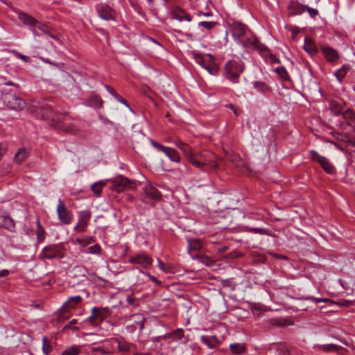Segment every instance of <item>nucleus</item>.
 <instances>
[{
  "label": "nucleus",
  "instance_id": "6e6d98bb",
  "mask_svg": "<svg viewBox=\"0 0 355 355\" xmlns=\"http://www.w3.org/2000/svg\"><path fill=\"white\" fill-rule=\"evenodd\" d=\"M306 299L315 303H318L324 301V299L323 298H315L313 297H307Z\"/></svg>",
  "mask_w": 355,
  "mask_h": 355
},
{
  "label": "nucleus",
  "instance_id": "4468645a",
  "mask_svg": "<svg viewBox=\"0 0 355 355\" xmlns=\"http://www.w3.org/2000/svg\"><path fill=\"white\" fill-rule=\"evenodd\" d=\"M62 114L64 115V117H60L59 123L58 124L55 123V124L53 125L58 128L59 129L62 130V131H64L67 133H70V134L75 133L76 131L75 126L73 125H72L71 123H68L67 122V119H68L67 114V113H62Z\"/></svg>",
  "mask_w": 355,
  "mask_h": 355
},
{
  "label": "nucleus",
  "instance_id": "a211bd4d",
  "mask_svg": "<svg viewBox=\"0 0 355 355\" xmlns=\"http://www.w3.org/2000/svg\"><path fill=\"white\" fill-rule=\"evenodd\" d=\"M82 301V297L80 295H76L70 297L67 301H66L63 305L62 309L64 311H69L74 309L78 304Z\"/></svg>",
  "mask_w": 355,
  "mask_h": 355
},
{
  "label": "nucleus",
  "instance_id": "774afa93",
  "mask_svg": "<svg viewBox=\"0 0 355 355\" xmlns=\"http://www.w3.org/2000/svg\"><path fill=\"white\" fill-rule=\"evenodd\" d=\"M134 355H151V354L149 353L135 352V353H134Z\"/></svg>",
  "mask_w": 355,
  "mask_h": 355
},
{
  "label": "nucleus",
  "instance_id": "49530a36",
  "mask_svg": "<svg viewBox=\"0 0 355 355\" xmlns=\"http://www.w3.org/2000/svg\"><path fill=\"white\" fill-rule=\"evenodd\" d=\"M101 248L100 245L98 244L90 246L87 249V252L89 254H99L101 253Z\"/></svg>",
  "mask_w": 355,
  "mask_h": 355
},
{
  "label": "nucleus",
  "instance_id": "864d4df0",
  "mask_svg": "<svg viewBox=\"0 0 355 355\" xmlns=\"http://www.w3.org/2000/svg\"><path fill=\"white\" fill-rule=\"evenodd\" d=\"M44 230L43 229L40 228V226L39 225V230L37 232V239L40 241H42L44 239Z\"/></svg>",
  "mask_w": 355,
  "mask_h": 355
},
{
  "label": "nucleus",
  "instance_id": "c85d7f7f",
  "mask_svg": "<svg viewBox=\"0 0 355 355\" xmlns=\"http://www.w3.org/2000/svg\"><path fill=\"white\" fill-rule=\"evenodd\" d=\"M117 343V349L121 352H130L133 345L126 342L123 339H116Z\"/></svg>",
  "mask_w": 355,
  "mask_h": 355
},
{
  "label": "nucleus",
  "instance_id": "680f3d73",
  "mask_svg": "<svg viewBox=\"0 0 355 355\" xmlns=\"http://www.w3.org/2000/svg\"><path fill=\"white\" fill-rule=\"evenodd\" d=\"M9 274V271L8 270H0V277H3L7 276Z\"/></svg>",
  "mask_w": 355,
  "mask_h": 355
},
{
  "label": "nucleus",
  "instance_id": "603ef678",
  "mask_svg": "<svg viewBox=\"0 0 355 355\" xmlns=\"http://www.w3.org/2000/svg\"><path fill=\"white\" fill-rule=\"evenodd\" d=\"M114 98H115L117 101H119V102H120V103H123V105H125L126 107H129V104H128V101H125V99H123V98H122L119 94H115Z\"/></svg>",
  "mask_w": 355,
  "mask_h": 355
},
{
  "label": "nucleus",
  "instance_id": "f8f14e48",
  "mask_svg": "<svg viewBox=\"0 0 355 355\" xmlns=\"http://www.w3.org/2000/svg\"><path fill=\"white\" fill-rule=\"evenodd\" d=\"M96 10L101 19L107 21L114 19V11L108 5L100 3L96 6Z\"/></svg>",
  "mask_w": 355,
  "mask_h": 355
},
{
  "label": "nucleus",
  "instance_id": "393cba45",
  "mask_svg": "<svg viewBox=\"0 0 355 355\" xmlns=\"http://www.w3.org/2000/svg\"><path fill=\"white\" fill-rule=\"evenodd\" d=\"M313 348L315 350H322L324 352H337L340 347L334 344H327V345H319L316 344L313 346Z\"/></svg>",
  "mask_w": 355,
  "mask_h": 355
},
{
  "label": "nucleus",
  "instance_id": "bb28decb",
  "mask_svg": "<svg viewBox=\"0 0 355 355\" xmlns=\"http://www.w3.org/2000/svg\"><path fill=\"white\" fill-rule=\"evenodd\" d=\"M95 239L93 236H85L83 237L77 238L74 241V244H78L82 248L87 247V245L94 243Z\"/></svg>",
  "mask_w": 355,
  "mask_h": 355
},
{
  "label": "nucleus",
  "instance_id": "6e6552de",
  "mask_svg": "<svg viewBox=\"0 0 355 355\" xmlns=\"http://www.w3.org/2000/svg\"><path fill=\"white\" fill-rule=\"evenodd\" d=\"M128 262L132 264L140 265L143 268L147 269L153 264V259L145 252H140L128 259Z\"/></svg>",
  "mask_w": 355,
  "mask_h": 355
},
{
  "label": "nucleus",
  "instance_id": "13d9d810",
  "mask_svg": "<svg viewBox=\"0 0 355 355\" xmlns=\"http://www.w3.org/2000/svg\"><path fill=\"white\" fill-rule=\"evenodd\" d=\"M157 261H158V267H159V268L160 270H162V271L166 270L164 263L159 259H157Z\"/></svg>",
  "mask_w": 355,
  "mask_h": 355
},
{
  "label": "nucleus",
  "instance_id": "ddd939ff",
  "mask_svg": "<svg viewBox=\"0 0 355 355\" xmlns=\"http://www.w3.org/2000/svg\"><path fill=\"white\" fill-rule=\"evenodd\" d=\"M112 185L111 189L116 192H121L125 187H129L131 181L123 176H119L114 180H112Z\"/></svg>",
  "mask_w": 355,
  "mask_h": 355
},
{
  "label": "nucleus",
  "instance_id": "e433bc0d",
  "mask_svg": "<svg viewBox=\"0 0 355 355\" xmlns=\"http://www.w3.org/2000/svg\"><path fill=\"white\" fill-rule=\"evenodd\" d=\"M304 50L310 54H313L316 52V48L311 40L306 39L304 45Z\"/></svg>",
  "mask_w": 355,
  "mask_h": 355
},
{
  "label": "nucleus",
  "instance_id": "a18cd8bd",
  "mask_svg": "<svg viewBox=\"0 0 355 355\" xmlns=\"http://www.w3.org/2000/svg\"><path fill=\"white\" fill-rule=\"evenodd\" d=\"M275 71L284 79L288 78V73L284 67H278L276 68Z\"/></svg>",
  "mask_w": 355,
  "mask_h": 355
},
{
  "label": "nucleus",
  "instance_id": "c03bdc74",
  "mask_svg": "<svg viewBox=\"0 0 355 355\" xmlns=\"http://www.w3.org/2000/svg\"><path fill=\"white\" fill-rule=\"evenodd\" d=\"M216 24L217 23L214 22V21H203L199 22L198 26L204 27L207 30H211V29H213L216 26Z\"/></svg>",
  "mask_w": 355,
  "mask_h": 355
},
{
  "label": "nucleus",
  "instance_id": "a19ab883",
  "mask_svg": "<svg viewBox=\"0 0 355 355\" xmlns=\"http://www.w3.org/2000/svg\"><path fill=\"white\" fill-rule=\"evenodd\" d=\"M171 335H172V340H180L184 336V330L181 328L177 329L172 332H171Z\"/></svg>",
  "mask_w": 355,
  "mask_h": 355
},
{
  "label": "nucleus",
  "instance_id": "ea45409f",
  "mask_svg": "<svg viewBox=\"0 0 355 355\" xmlns=\"http://www.w3.org/2000/svg\"><path fill=\"white\" fill-rule=\"evenodd\" d=\"M35 28H37L39 30L42 31L44 33L49 35L54 40H58V37L55 35H51V34L49 33V27L48 26H46L45 24H42V23L38 21V24Z\"/></svg>",
  "mask_w": 355,
  "mask_h": 355
},
{
  "label": "nucleus",
  "instance_id": "f704fd0d",
  "mask_svg": "<svg viewBox=\"0 0 355 355\" xmlns=\"http://www.w3.org/2000/svg\"><path fill=\"white\" fill-rule=\"evenodd\" d=\"M230 348L232 353L237 354L243 353L245 349L243 345L240 344V343L231 344L230 345Z\"/></svg>",
  "mask_w": 355,
  "mask_h": 355
},
{
  "label": "nucleus",
  "instance_id": "3c124183",
  "mask_svg": "<svg viewBox=\"0 0 355 355\" xmlns=\"http://www.w3.org/2000/svg\"><path fill=\"white\" fill-rule=\"evenodd\" d=\"M306 9L307 10L310 17L311 18H314L315 16L318 15V11L317 9L309 8L306 6Z\"/></svg>",
  "mask_w": 355,
  "mask_h": 355
},
{
  "label": "nucleus",
  "instance_id": "4c0bfd02",
  "mask_svg": "<svg viewBox=\"0 0 355 355\" xmlns=\"http://www.w3.org/2000/svg\"><path fill=\"white\" fill-rule=\"evenodd\" d=\"M96 311V306L93 307L91 310L92 315L85 320L86 322H89L92 325L94 326H96L98 324V322L95 315Z\"/></svg>",
  "mask_w": 355,
  "mask_h": 355
},
{
  "label": "nucleus",
  "instance_id": "a878e982",
  "mask_svg": "<svg viewBox=\"0 0 355 355\" xmlns=\"http://www.w3.org/2000/svg\"><path fill=\"white\" fill-rule=\"evenodd\" d=\"M145 195L150 200H157L160 198L159 192L158 190L152 187H146L145 189Z\"/></svg>",
  "mask_w": 355,
  "mask_h": 355
},
{
  "label": "nucleus",
  "instance_id": "58836bf2",
  "mask_svg": "<svg viewBox=\"0 0 355 355\" xmlns=\"http://www.w3.org/2000/svg\"><path fill=\"white\" fill-rule=\"evenodd\" d=\"M189 251H196L201 248V243L197 240H188Z\"/></svg>",
  "mask_w": 355,
  "mask_h": 355
},
{
  "label": "nucleus",
  "instance_id": "09e8293b",
  "mask_svg": "<svg viewBox=\"0 0 355 355\" xmlns=\"http://www.w3.org/2000/svg\"><path fill=\"white\" fill-rule=\"evenodd\" d=\"M249 232L254 233V234H267V231L265 229L263 228H257V227H251L249 229Z\"/></svg>",
  "mask_w": 355,
  "mask_h": 355
},
{
  "label": "nucleus",
  "instance_id": "bf43d9fd",
  "mask_svg": "<svg viewBox=\"0 0 355 355\" xmlns=\"http://www.w3.org/2000/svg\"><path fill=\"white\" fill-rule=\"evenodd\" d=\"M18 57L21 58L22 60H24L25 62H28L30 61V58L26 55L18 53Z\"/></svg>",
  "mask_w": 355,
  "mask_h": 355
},
{
  "label": "nucleus",
  "instance_id": "9b49d317",
  "mask_svg": "<svg viewBox=\"0 0 355 355\" xmlns=\"http://www.w3.org/2000/svg\"><path fill=\"white\" fill-rule=\"evenodd\" d=\"M91 218V212L88 210L80 211L78 213V221L74 227V230L83 232L88 224V221Z\"/></svg>",
  "mask_w": 355,
  "mask_h": 355
},
{
  "label": "nucleus",
  "instance_id": "5701e85b",
  "mask_svg": "<svg viewBox=\"0 0 355 355\" xmlns=\"http://www.w3.org/2000/svg\"><path fill=\"white\" fill-rule=\"evenodd\" d=\"M320 159H321L319 164L323 170L328 174H334L335 173L336 168L333 164L329 161V159L325 157Z\"/></svg>",
  "mask_w": 355,
  "mask_h": 355
},
{
  "label": "nucleus",
  "instance_id": "79ce46f5",
  "mask_svg": "<svg viewBox=\"0 0 355 355\" xmlns=\"http://www.w3.org/2000/svg\"><path fill=\"white\" fill-rule=\"evenodd\" d=\"M80 353L79 347L77 346H72L62 352V355H78Z\"/></svg>",
  "mask_w": 355,
  "mask_h": 355
},
{
  "label": "nucleus",
  "instance_id": "9d476101",
  "mask_svg": "<svg viewBox=\"0 0 355 355\" xmlns=\"http://www.w3.org/2000/svg\"><path fill=\"white\" fill-rule=\"evenodd\" d=\"M248 31V27L241 22L234 21L230 25V34L239 42L245 36Z\"/></svg>",
  "mask_w": 355,
  "mask_h": 355
},
{
  "label": "nucleus",
  "instance_id": "f3484780",
  "mask_svg": "<svg viewBox=\"0 0 355 355\" xmlns=\"http://www.w3.org/2000/svg\"><path fill=\"white\" fill-rule=\"evenodd\" d=\"M200 340L210 349H214L220 344V342L216 336H202Z\"/></svg>",
  "mask_w": 355,
  "mask_h": 355
},
{
  "label": "nucleus",
  "instance_id": "0eeeda50",
  "mask_svg": "<svg viewBox=\"0 0 355 355\" xmlns=\"http://www.w3.org/2000/svg\"><path fill=\"white\" fill-rule=\"evenodd\" d=\"M243 47L250 49L263 51L266 47L260 43L259 40L250 31L239 42Z\"/></svg>",
  "mask_w": 355,
  "mask_h": 355
},
{
  "label": "nucleus",
  "instance_id": "b1692460",
  "mask_svg": "<svg viewBox=\"0 0 355 355\" xmlns=\"http://www.w3.org/2000/svg\"><path fill=\"white\" fill-rule=\"evenodd\" d=\"M163 153L168 157V159L175 162H180V156L178 151L171 147H166L165 148Z\"/></svg>",
  "mask_w": 355,
  "mask_h": 355
},
{
  "label": "nucleus",
  "instance_id": "052dcab7",
  "mask_svg": "<svg viewBox=\"0 0 355 355\" xmlns=\"http://www.w3.org/2000/svg\"><path fill=\"white\" fill-rule=\"evenodd\" d=\"M141 92L143 94H144V95H146V96H150V89H148V88H144V89L141 91Z\"/></svg>",
  "mask_w": 355,
  "mask_h": 355
},
{
  "label": "nucleus",
  "instance_id": "69168bd1",
  "mask_svg": "<svg viewBox=\"0 0 355 355\" xmlns=\"http://www.w3.org/2000/svg\"><path fill=\"white\" fill-rule=\"evenodd\" d=\"M172 335H171V333H168V334H166L164 336V339H171L172 340Z\"/></svg>",
  "mask_w": 355,
  "mask_h": 355
},
{
  "label": "nucleus",
  "instance_id": "0e129e2a",
  "mask_svg": "<svg viewBox=\"0 0 355 355\" xmlns=\"http://www.w3.org/2000/svg\"><path fill=\"white\" fill-rule=\"evenodd\" d=\"M256 85H260V88L261 89H263V88L266 87V85L263 83H261V82L256 83Z\"/></svg>",
  "mask_w": 355,
  "mask_h": 355
},
{
  "label": "nucleus",
  "instance_id": "6ab92c4d",
  "mask_svg": "<svg viewBox=\"0 0 355 355\" xmlns=\"http://www.w3.org/2000/svg\"><path fill=\"white\" fill-rule=\"evenodd\" d=\"M18 18L25 25L29 26L31 28H35L38 24L37 20L24 12H19Z\"/></svg>",
  "mask_w": 355,
  "mask_h": 355
},
{
  "label": "nucleus",
  "instance_id": "4be33fe9",
  "mask_svg": "<svg viewBox=\"0 0 355 355\" xmlns=\"http://www.w3.org/2000/svg\"><path fill=\"white\" fill-rule=\"evenodd\" d=\"M171 15L173 19L178 20L179 21H182L184 19L187 21H191L192 20L191 17L181 8L175 10Z\"/></svg>",
  "mask_w": 355,
  "mask_h": 355
},
{
  "label": "nucleus",
  "instance_id": "f257e3e1",
  "mask_svg": "<svg viewBox=\"0 0 355 355\" xmlns=\"http://www.w3.org/2000/svg\"><path fill=\"white\" fill-rule=\"evenodd\" d=\"M195 62L204 68L210 75L216 76L218 73V67L214 62V57L209 54L202 55L193 53Z\"/></svg>",
  "mask_w": 355,
  "mask_h": 355
},
{
  "label": "nucleus",
  "instance_id": "473e14b6",
  "mask_svg": "<svg viewBox=\"0 0 355 355\" xmlns=\"http://www.w3.org/2000/svg\"><path fill=\"white\" fill-rule=\"evenodd\" d=\"M350 69V66L349 64L343 65L340 69L337 70L335 73V76L337 78L338 80L341 83L347 71Z\"/></svg>",
  "mask_w": 355,
  "mask_h": 355
},
{
  "label": "nucleus",
  "instance_id": "338daca9",
  "mask_svg": "<svg viewBox=\"0 0 355 355\" xmlns=\"http://www.w3.org/2000/svg\"><path fill=\"white\" fill-rule=\"evenodd\" d=\"M92 352H96V351H99V352H103V349H101V347H93L92 348Z\"/></svg>",
  "mask_w": 355,
  "mask_h": 355
},
{
  "label": "nucleus",
  "instance_id": "4d7b16f0",
  "mask_svg": "<svg viewBox=\"0 0 355 355\" xmlns=\"http://www.w3.org/2000/svg\"><path fill=\"white\" fill-rule=\"evenodd\" d=\"M146 275L148 277V278L153 282H154L155 284H156L157 285H160L161 284V282L159 281L157 279H156L154 276L151 275L149 273H146Z\"/></svg>",
  "mask_w": 355,
  "mask_h": 355
},
{
  "label": "nucleus",
  "instance_id": "dca6fc26",
  "mask_svg": "<svg viewBox=\"0 0 355 355\" xmlns=\"http://www.w3.org/2000/svg\"><path fill=\"white\" fill-rule=\"evenodd\" d=\"M306 9V6L299 3L296 1H291L288 6V10L290 15H299L302 14Z\"/></svg>",
  "mask_w": 355,
  "mask_h": 355
},
{
  "label": "nucleus",
  "instance_id": "e2e57ef3",
  "mask_svg": "<svg viewBox=\"0 0 355 355\" xmlns=\"http://www.w3.org/2000/svg\"><path fill=\"white\" fill-rule=\"evenodd\" d=\"M127 302L130 304H132L135 302V299L130 296L128 297Z\"/></svg>",
  "mask_w": 355,
  "mask_h": 355
},
{
  "label": "nucleus",
  "instance_id": "7ed1b4c3",
  "mask_svg": "<svg viewBox=\"0 0 355 355\" xmlns=\"http://www.w3.org/2000/svg\"><path fill=\"white\" fill-rule=\"evenodd\" d=\"M175 145L183 153V154L193 166L198 168L204 170L203 167L206 165L203 162L194 157V152L188 144L181 140H177L175 141Z\"/></svg>",
  "mask_w": 355,
  "mask_h": 355
},
{
  "label": "nucleus",
  "instance_id": "5fc2aeb1",
  "mask_svg": "<svg viewBox=\"0 0 355 355\" xmlns=\"http://www.w3.org/2000/svg\"><path fill=\"white\" fill-rule=\"evenodd\" d=\"M105 88L106 89V90L113 96L114 97L115 96V94H116L117 93L115 92V90L112 87H110V85H105Z\"/></svg>",
  "mask_w": 355,
  "mask_h": 355
},
{
  "label": "nucleus",
  "instance_id": "1a4fd4ad",
  "mask_svg": "<svg viewBox=\"0 0 355 355\" xmlns=\"http://www.w3.org/2000/svg\"><path fill=\"white\" fill-rule=\"evenodd\" d=\"M56 211L58 219L61 223L69 225L72 222L73 214L64 205L61 200H58Z\"/></svg>",
  "mask_w": 355,
  "mask_h": 355
},
{
  "label": "nucleus",
  "instance_id": "412c9836",
  "mask_svg": "<svg viewBox=\"0 0 355 355\" xmlns=\"http://www.w3.org/2000/svg\"><path fill=\"white\" fill-rule=\"evenodd\" d=\"M325 58L329 62H335L338 59L337 51L331 47H324L322 49Z\"/></svg>",
  "mask_w": 355,
  "mask_h": 355
},
{
  "label": "nucleus",
  "instance_id": "39448f33",
  "mask_svg": "<svg viewBox=\"0 0 355 355\" xmlns=\"http://www.w3.org/2000/svg\"><path fill=\"white\" fill-rule=\"evenodd\" d=\"M65 248L63 243L49 245L44 247L41 255L47 259H62L65 254Z\"/></svg>",
  "mask_w": 355,
  "mask_h": 355
},
{
  "label": "nucleus",
  "instance_id": "423d86ee",
  "mask_svg": "<svg viewBox=\"0 0 355 355\" xmlns=\"http://www.w3.org/2000/svg\"><path fill=\"white\" fill-rule=\"evenodd\" d=\"M2 99L8 107L14 110H21L26 106L25 101L14 94L5 93Z\"/></svg>",
  "mask_w": 355,
  "mask_h": 355
},
{
  "label": "nucleus",
  "instance_id": "f03ea898",
  "mask_svg": "<svg viewBox=\"0 0 355 355\" xmlns=\"http://www.w3.org/2000/svg\"><path fill=\"white\" fill-rule=\"evenodd\" d=\"M243 70L244 65L241 60H230L225 64V76L233 83H237Z\"/></svg>",
  "mask_w": 355,
  "mask_h": 355
},
{
  "label": "nucleus",
  "instance_id": "20e7f679",
  "mask_svg": "<svg viewBox=\"0 0 355 355\" xmlns=\"http://www.w3.org/2000/svg\"><path fill=\"white\" fill-rule=\"evenodd\" d=\"M36 114L43 119H51L52 125L59 123L60 117H64L62 113L53 112L52 107L49 104H44L37 107L35 110Z\"/></svg>",
  "mask_w": 355,
  "mask_h": 355
},
{
  "label": "nucleus",
  "instance_id": "2f4dec72",
  "mask_svg": "<svg viewBox=\"0 0 355 355\" xmlns=\"http://www.w3.org/2000/svg\"><path fill=\"white\" fill-rule=\"evenodd\" d=\"M341 114L349 125H351V122L355 120V112L352 109H347L342 112Z\"/></svg>",
  "mask_w": 355,
  "mask_h": 355
},
{
  "label": "nucleus",
  "instance_id": "c9c22d12",
  "mask_svg": "<svg viewBox=\"0 0 355 355\" xmlns=\"http://www.w3.org/2000/svg\"><path fill=\"white\" fill-rule=\"evenodd\" d=\"M52 350V346L50 340L46 336L42 338V351L45 354H49Z\"/></svg>",
  "mask_w": 355,
  "mask_h": 355
},
{
  "label": "nucleus",
  "instance_id": "c756f323",
  "mask_svg": "<svg viewBox=\"0 0 355 355\" xmlns=\"http://www.w3.org/2000/svg\"><path fill=\"white\" fill-rule=\"evenodd\" d=\"M107 181V180H100L94 183L91 187L93 193L97 196H100L102 189L106 185Z\"/></svg>",
  "mask_w": 355,
  "mask_h": 355
},
{
  "label": "nucleus",
  "instance_id": "72a5a7b5",
  "mask_svg": "<svg viewBox=\"0 0 355 355\" xmlns=\"http://www.w3.org/2000/svg\"><path fill=\"white\" fill-rule=\"evenodd\" d=\"M96 318L98 323L101 322L106 317L107 309L104 308H100L96 306Z\"/></svg>",
  "mask_w": 355,
  "mask_h": 355
},
{
  "label": "nucleus",
  "instance_id": "2eb2a0df",
  "mask_svg": "<svg viewBox=\"0 0 355 355\" xmlns=\"http://www.w3.org/2000/svg\"><path fill=\"white\" fill-rule=\"evenodd\" d=\"M194 157H197L199 160H201L204 162V164L207 166H210L211 167L216 168L217 164L214 161V155L209 152H195Z\"/></svg>",
  "mask_w": 355,
  "mask_h": 355
},
{
  "label": "nucleus",
  "instance_id": "de8ad7c7",
  "mask_svg": "<svg viewBox=\"0 0 355 355\" xmlns=\"http://www.w3.org/2000/svg\"><path fill=\"white\" fill-rule=\"evenodd\" d=\"M310 158L313 160V161H315L317 162H320V158H323L324 157L323 156H320L318 152H316L315 150H311L310 153Z\"/></svg>",
  "mask_w": 355,
  "mask_h": 355
},
{
  "label": "nucleus",
  "instance_id": "7c9ffc66",
  "mask_svg": "<svg viewBox=\"0 0 355 355\" xmlns=\"http://www.w3.org/2000/svg\"><path fill=\"white\" fill-rule=\"evenodd\" d=\"M329 107L335 115H340L342 113V105L335 100L329 101Z\"/></svg>",
  "mask_w": 355,
  "mask_h": 355
},
{
  "label": "nucleus",
  "instance_id": "aec40b11",
  "mask_svg": "<svg viewBox=\"0 0 355 355\" xmlns=\"http://www.w3.org/2000/svg\"><path fill=\"white\" fill-rule=\"evenodd\" d=\"M0 227L13 231L15 229L14 220L9 216L0 214Z\"/></svg>",
  "mask_w": 355,
  "mask_h": 355
},
{
  "label": "nucleus",
  "instance_id": "cd10ccee",
  "mask_svg": "<svg viewBox=\"0 0 355 355\" xmlns=\"http://www.w3.org/2000/svg\"><path fill=\"white\" fill-rule=\"evenodd\" d=\"M29 155V150L26 148H20L14 157V161L16 163H21L24 162Z\"/></svg>",
  "mask_w": 355,
  "mask_h": 355
},
{
  "label": "nucleus",
  "instance_id": "8fccbe9b",
  "mask_svg": "<svg viewBox=\"0 0 355 355\" xmlns=\"http://www.w3.org/2000/svg\"><path fill=\"white\" fill-rule=\"evenodd\" d=\"M151 145L155 147L157 150L163 152L166 148V146L156 142L154 140H150Z\"/></svg>",
  "mask_w": 355,
  "mask_h": 355
},
{
  "label": "nucleus",
  "instance_id": "37998d69",
  "mask_svg": "<svg viewBox=\"0 0 355 355\" xmlns=\"http://www.w3.org/2000/svg\"><path fill=\"white\" fill-rule=\"evenodd\" d=\"M91 103L96 107H101L103 101L100 96L97 95H92L89 98Z\"/></svg>",
  "mask_w": 355,
  "mask_h": 355
}]
</instances>
